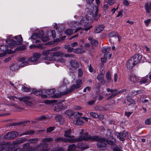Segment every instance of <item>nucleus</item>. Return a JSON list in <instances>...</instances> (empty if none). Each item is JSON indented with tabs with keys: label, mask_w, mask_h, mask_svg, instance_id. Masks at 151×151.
<instances>
[{
	"label": "nucleus",
	"mask_w": 151,
	"mask_h": 151,
	"mask_svg": "<svg viewBox=\"0 0 151 151\" xmlns=\"http://www.w3.org/2000/svg\"><path fill=\"white\" fill-rule=\"evenodd\" d=\"M138 83L140 85L144 84L148 82V79L145 77L139 78V79Z\"/></svg>",
	"instance_id": "obj_20"
},
{
	"label": "nucleus",
	"mask_w": 151,
	"mask_h": 151,
	"mask_svg": "<svg viewBox=\"0 0 151 151\" xmlns=\"http://www.w3.org/2000/svg\"><path fill=\"white\" fill-rule=\"evenodd\" d=\"M41 56L40 54L35 52L33 54L32 57H31L28 59V61H25V58H21L19 59V61L22 62L21 63L19 66L22 67L28 65L29 62H31L32 64H37L40 62L39 60Z\"/></svg>",
	"instance_id": "obj_1"
},
{
	"label": "nucleus",
	"mask_w": 151,
	"mask_h": 151,
	"mask_svg": "<svg viewBox=\"0 0 151 151\" xmlns=\"http://www.w3.org/2000/svg\"><path fill=\"white\" fill-rule=\"evenodd\" d=\"M29 143H26L24 144L23 148L26 150L25 151H31L29 148Z\"/></svg>",
	"instance_id": "obj_33"
},
{
	"label": "nucleus",
	"mask_w": 151,
	"mask_h": 151,
	"mask_svg": "<svg viewBox=\"0 0 151 151\" xmlns=\"http://www.w3.org/2000/svg\"><path fill=\"white\" fill-rule=\"evenodd\" d=\"M111 55L110 53L108 52L104 54V57L106 58L110 59L111 57Z\"/></svg>",
	"instance_id": "obj_47"
},
{
	"label": "nucleus",
	"mask_w": 151,
	"mask_h": 151,
	"mask_svg": "<svg viewBox=\"0 0 151 151\" xmlns=\"http://www.w3.org/2000/svg\"><path fill=\"white\" fill-rule=\"evenodd\" d=\"M127 103L128 105H130L131 104H135V101L134 100L130 98L127 99Z\"/></svg>",
	"instance_id": "obj_31"
},
{
	"label": "nucleus",
	"mask_w": 151,
	"mask_h": 151,
	"mask_svg": "<svg viewBox=\"0 0 151 151\" xmlns=\"http://www.w3.org/2000/svg\"><path fill=\"white\" fill-rule=\"evenodd\" d=\"M42 33H38L37 34L35 33H32L31 38L34 40L36 39L38 37L39 38H42Z\"/></svg>",
	"instance_id": "obj_19"
},
{
	"label": "nucleus",
	"mask_w": 151,
	"mask_h": 151,
	"mask_svg": "<svg viewBox=\"0 0 151 151\" xmlns=\"http://www.w3.org/2000/svg\"><path fill=\"white\" fill-rule=\"evenodd\" d=\"M44 91V90H43L42 91L35 90V91H33V92L34 95L37 96H38L40 95H41V94L43 93Z\"/></svg>",
	"instance_id": "obj_29"
},
{
	"label": "nucleus",
	"mask_w": 151,
	"mask_h": 151,
	"mask_svg": "<svg viewBox=\"0 0 151 151\" xmlns=\"http://www.w3.org/2000/svg\"><path fill=\"white\" fill-rule=\"evenodd\" d=\"M140 101L143 103H146L149 100L148 99H145L143 98H140Z\"/></svg>",
	"instance_id": "obj_62"
},
{
	"label": "nucleus",
	"mask_w": 151,
	"mask_h": 151,
	"mask_svg": "<svg viewBox=\"0 0 151 151\" xmlns=\"http://www.w3.org/2000/svg\"><path fill=\"white\" fill-rule=\"evenodd\" d=\"M38 141V139L37 138L31 139L29 140V141L30 142L32 143H35L37 142Z\"/></svg>",
	"instance_id": "obj_46"
},
{
	"label": "nucleus",
	"mask_w": 151,
	"mask_h": 151,
	"mask_svg": "<svg viewBox=\"0 0 151 151\" xmlns=\"http://www.w3.org/2000/svg\"><path fill=\"white\" fill-rule=\"evenodd\" d=\"M73 123L77 125H82L84 124L81 117H78L76 119L73 121Z\"/></svg>",
	"instance_id": "obj_16"
},
{
	"label": "nucleus",
	"mask_w": 151,
	"mask_h": 151,
	"mask_svg": "<svg viewBox=\"0 0 151 151\" xmlns=\"http://www.w3.org/2000/svg\"><path fill=\"white\" fill-rule=\"evenodd\" d=\"M54 129V127H50L47 129V133H49L53 131Z\"/></svg>",
	"instance_id": "obj_54"
},
{
	"label": "nucleus",
	"mask_w": 151,
	"mask_h": 151,
	"mask_svg": "<svg viewBox=\"0 0 151 151\" xmlns=\"http://www.w3.org/2000/svg\"><path fill=\"white\" fill-rule=\"evenodd\" d=\"M72 138V137H70L68 138H63L61 137H58L54 140L55 141L57 142H71L69 140V139Z\"/></svg>",
	"instance_id": "obj_18"
},
{
	"label": "nucleus",
	"mask_w": 151,
	"mask_h": 151,
	"mask_svg": "<svg viewBox=\"0 0 151 151\" xmlns=\"http://www.w3.org/2000/svg\"><path fill=\"white\" fill-rule=\"evenodd\" d=\"M55 119L57 121L60 122L61 124H64V122L63 121H62V119L60 116L58 115L56 116Z\"/></svg>",
	"instance_id": "obj_39"
},
{
	"label": "nucleus",
	"mask_w": 151,
	"mask_h": 151,
	"mask_svg": "<svg viewBox=\"0 0 151 151\" xmlns=\"http://www.w3.org/2000/svg\"><path fill=\"white\" fill-rule=\"evenodd\" d=\"M10 132L6 134L4 136V138L6 139H12V135Z\"/></svg>",
	"instance_id": "obj_44"
},
{
	"label": "nucleus",
	"mask_w": 151,
	"mask_h": 151,
	"mask_svg": "<svg viewBox=\"0 0 151 151\" xmlns=\"http://www.w3.org/2000/svg\"><path fill=\"white\" fill-rule=\"evenodd\" d=\"M55 91V90L54 89L47 90L45 91V93L46 94L50 95L53 93Z\"/></svg>",
	"instance_id": "obj_35"
},
{
	"label": "nucleus",
	"mask_w": 151,
	"mask_h": 151,
	"mask_svg": "<svg viewBox=\"0 0 151 151\" xmlns=\"http://www.w3.org/2000/svg\"><path fill=\"white\" fill-rule=\"evenodd\" d=\"M106 78L107 80V82L108 83H110L111 80V77L110 73L108 72L106 74Z\"/></svg>",
	"instance_id": "obj_30"
},
{
	"label": "nucleus",
	"mask_w": 151,
	"mask_h": 151,
	"mask_svg": "<svg viewBox=\"0 0 151 151\" xmlns=\"http://www.w3.org/2000/svg\"><path fill=\"white\" fill-rule=\"evenodd\" d=\"M80 146H76L74 144L70 145L68 149V151H76V149L77 148H81Z\"/></svg>",
	"instance_id": "obj_17"
},
{
	"label": "nucleus",
	"mask_w": 151,
	"mask_h": 151,
	"mask_svg": "<svg viewBox=\"0 0 151 151\" xmlns=\"http://www.w3.org/2000/svg\"><path fill=\"white\" fill-rule=\"evenodd\" d=\"M50 51L49 50H43L42 52V55L44 56H47L49 54H50Z\"/></svg>",
	"instance_id": "obj_42"
},
{
	"label": "nucleus",
	"mask_w": 151,
	"mask_h": 151,
	"mask_svg": "<svg viewBox=\"0 0 151 151\" xmlns=\"http://www.w3.org/2000/svg\"><path fill=\"white\" fill-rule=\"evenodd\" d=\"M24 139V138H23L17 140L13 142V144L14 145V146H15L17 145H19L23 142Z\"/></svg>",
	"instance_id": "obj_26"
},
{
	"label": "nucleus",
	"mask_w": 151,
	"mask_h": 151,
	"mask_svg": "<svg viewBox=\"0 0 151 151\" xmlns=\"http://www.w3.org/2000/svg\"><path fill=\"white\" fill-rule=\"evenodd\" d=\"M47 144L44 143H42L38 145L36 147V149L40 151H48V149L47 148Z\"/></svg>",
	"instance_id": "obj_11"
},
{
	"label": "nucleus",
	"mask_w": 151,
	"mask_h": 151,
	"mask_svg": "<svg viewBox=\"0 0 151 151\" xmlns=\"http://www.w3.org/2000/svg\"><path fill=\"white\" fill-rule=\"evenodd\" d=\"M113 151H122L121 148L118 146L116 147L113 149Z\"/></svg>",
	"instance_id": "obj_55"
},
{
	"label": "nucleus",
	"mask_w": 151,
	"mask_h": 151,
	"mask_svg": "<svg viewBox=\"0 0 151 151\" xmlns=\"http://www.w3.org/2000/svg\"><path fill=\"white\" fill-rule=\"evenodd\" d=\"M107 3L110 5H111L114 4V1L113 0H108Z\"/></svg>",
	"instance_id": "obj_64"
},
{
	"label": "nucleus",
	"mask_w": 151,
	"mask_h": 151,
	"mask_svg": "<svg viewBox=\"0 0 151 151\" xmlns=\"http://www.w3.org/2000/svg\"><path fill=\"white\" fill-rule=\"evenodd\" d=\"M26 122L25 121L20 122H18L13 123L12 124V126H16L22 125L24 126L25 125V124H26Z\"/></svg>",
	"instance_id": "obj_32"
},
{
	"label": "nucleus",
	"mask_w": 151,
	"mask_h": 151,
	"mask_svg": "<svg viewBox=\"0 0 151 151\" xmlns=\"http://www.w3.org/2000/svg\"><path fill=\"white\" fill-rule=\"evenodd\" d=\"M104 75L103 73L101 72L99 74L97 77V79L98 81H100L103 78Z\"/></svg>",
	"instance_id": "obj_37"
},
{
	"label": "nucleus",
	"mask_w": 151,
	"mask_h": 151,
	"mask_svg": "<svg viewBox=\"0 0 151 151\" xmlns=\"http://www.w3.org/2000/svg\"><path fill=\"white\" fill-rule=\"evenodd\" d=\"M145 8L146 12L148 14L150 13L151 10V2L149 4L148 3H146L145 5Z\"/></svg>",
	"instance_id": "obj_23"
},
{
	"label": "nucleus",
	"mask_w": 151,
	"mask_h": 151,
	"mask_svg": "<svg viewBox=\"0 0 151 151\" xmlns=\"http://www.w3.org/2000/svg\"><path fill=\"white\" fill-rule=\"evenodd\" d=\"M118 34L117 32H114L109 33V36L110 37H116Z\"/></svg>",
	"instance_id": "obj_45"
},
{
	"label": "nucleus",
	"mask_w": 151,
	"mask_h": 151,
	"mask_svg": "<svg viewBox=\"0 0 151 151\" xmlns=\"http://www.w3.org/2000/svg\"><path fill=\"white\" fill-rule=\"evenodd\" d=\"M53 140V139L51 137H48L42 139V141L44 142H47Z\"/></svg>",
	"instance_id": "obj_43"
},
{
	"label": "nucleus",
	"mask_w": 151,
	"mask_h": 151,
	"mask_svg": "<svg viewBox=\"0 0 151 151\" xmlns=\"http://www.w3.org/2000/svg\"><path fill=\"white\" fill-rule=\"evenodd\" d=\"M114 134L116 136L117 138L119 139L120 141H123L125 140V138H127L129 137V133L126 131H124L120 132H116Z\"/></svg>",
	"instance_id": "obj_5"
},
{
	"label": "nucleus",
	"mask_w": 151,
	"mask_h": 151,
	"mask_svg": "<svg viewBox=\"0 0 151 151\" xmlns=\"http://www.w3.org/2000/svg\"><path fill=\"white\" fill-rule=\"evenodd\" d=\"M56 60L57 62L62 63H65L66 62V60L62 58H59Z\"/></svg>",
	"instance_id": "obj_51"
},
{
	"label": "nucleus",
	"mask_w": 151,
	"mask_h": 151,
	"mask_svg": "<svg viewBox=\"0 0 151 151\" xmlns=\"http://www.w3.org/2000/svg\"><path fill=\"white\" fill-rule=\"evenodd\" d=\"M35 133V131L33 130H29L24 132L20 134H19L20 136H22L24 135H27L29 134H32Z\"/></svg>",
	"instance_id": "obj_25"
},
{
	"label": "nucleus",
	"mask_w": 151,
	"mask_h": 151,
	"mask_svg": "<svg viewBox=\"0 0 151 151\" xmlns=\"http://www.w3.org/2000/svg\"><path fill=\"white\" fill-rule=\"evenodd\" d=\"M13 106H14L15 107H16L17 109V111H22V108L20 107L19 106H17V105L13 104Z\"/></svg>",
	"instance_id": "obj_60"
},
{
	"label": "nucleus",
	"mask_w": 151,
	"mask_h": 151,
	"mask_svg": "<svg viewBox=\"0 0 151 151\" xmlns=\"http://www.w3.org/2000/svg\"><path fill=\"white\" fill-rule=\"evenodd\" d=\"M132 112H125V115L127 116L128 117H129V116L132 114Z\"/></svg>",
	"instance_id": "obj_63"
},
{
	"label": "nucleus",
	"mask_w": 151,
	"mask_h": 151,
	"mask_svg": "<svg viewBox=\"0 0 151 151\" xmlns=\"http://www.w3.org/2000/svg\"><path fill=\"white\" fill-rule=\"evenodd\" d=\"M84 129H81V132H80V134L81 135L80 136L77 138H72L69 139V140L71 142H81L83 140L90 141V135L88 134V133L84 134Z\"/></svg>",
	"instance_id": "obj_2"
},
{
	"label": "nucleus",
	"mask_w": 151,
	"mask_h": 151,
	"mask_svg": "<svg viewBox=\"0 0 151 151\" xmlns=\"http://www.w3.org/2000/svg\"><path fill=\"white\" fill-rule=\"evenodd\" d=\"M139 78L136 76L134 74H132L130 76L129 78L130 81L133 83L138 85Z\"/></svg>",
	"instance_id": "obj_13"
},
{
	"label": "nucleus",
	"mask_w": 151,
	"mask_h": 151,
	"mask_svg": "<svg viewBox=\"0 0 151 151\" xmlns=\"http://www.w3.org/2000/svg\"><path fill=\"white\" fill-rule=\"evenodd\" d=\"M134 61L130 58L127 62L126 64L127 68L129 69L132 68L133 67L136 65Z\"/></svg>",
	"instance_id": "obj_15"
},
{
	"label": "nucleus",
	"mask_w": 151,
	"mask_h": 151,
	"mask_svg": "<svg viewBox=\"0 0 151 151\" xmlns=\"http://www.w3.org/2000/svg\"><path fill=\"white\" fill-rule=\"evenodd\" d=\"M18 66L16 64H12L10 67V69L13 71H15L17 70Z\"/></svg>",
	"instance_id": "obj_38"
},
{
	"label": "nucleus",
	"mask_w": 151,
	"mask_h": 151,
	"mask_svg": "<svg viewBox=\"0 0 151 151\" xmlns=\"http://www.w3.org/2000/svg\"><path fill=\"white\" fill-rule=\"evenodd\" d=\"M91 42L93 46H96L98 44V41L96 40H93L91 41Z\"/></svg>",
	"instance_id": "obj_53"
},
{
	"label": "nucleus",
	"mask_w": 151,
	"mask_h": 151,
	"mask_svg": "<svg viewBox=\"0 0 151 151\" xmlns=\"http://www.w3.org/2000/svg\"><path fill=\"white\" fill-rule=\"evenodd\" d=\"M17 37L19 38V41L18 42H17L15 41L12 40L10 41V42L8 43V45L10 47L12 48L16 45H19L22 44L23 40L21 35H19L14 37L15 39H17Z\"/></svg>",
	"instance_id": "obj_7"
},
{
	"label": "nucleus",
	"mask_w": 151,
	"mask_h": 151,
	"mask_svg": "<svg viewBox=\"0 0 151 151\" xmlns=\"http://www.w3.org/2000/svg\"><path fill=\"white\" fill-rule=\"evenodd\" d=\"M88 18L87 17H84L82 19L80 22H76V23L73 24L71 27L72 28L73 27H76V25H78V24H81L82 26H85V27L82 30H84L86 31L90 30L92 27V26H90L87 27H86L87 25L88 24Z\"/></svg>",
	"instance_id": "obj_3"
},
{
	"label": "nucleus",
	"mask_w": 151,
	"mask_h": 151,
	"mask_svg": "<svg viewBox=\"0 0 151 151\" xmlns=\"http://www.w3.org/2000/svg\"><path fill=\"white\" fill-rule=\"evenodd\" d=\"M48 119V118H47L46 117V116H45L44 115H42L41 116L37 117V119L38 120H42L43 119Z\"/></svg>",
	"instance_id": "obj_52"
},
{
	"label": "nucleus",
	"mask_w": 151,
	"mask_h": 151,
	"mask_svg": "<svg viewBox=\"0 0 151 151\" xmlns=\"http://www.w3.org/2000/svg\"><path fill=\"white\" fill-rule=\"evenodd\" d=\"M151 123V121L148 118L145 121V124L147 125H150Z\"/></svg>",
	"instance_id": "obj_61"
},
{
	"label": "nucleus",
	"mask_w": 151,
	"mask_h": 151,
	"mask_svg": "<svg viewBox=\"0 0 151 151\" xmlns=\"http://www.w3.org/2000/svg\"><path fill=\"white\" fill-rule=\"evenodd\" d=\"M71 130L70 129H69L67 130H65V134H64V136L65 137H69L70 138V134L71 133Z\"/></svg>",
	"instance_id": "obj_36"
},
{
	"label": "nucleus",
	"mask_w": 151,
	"mask_h": 151,
	"mask_svg": "<svg viewBox=\"0 0 151 151\" xmlns=\"http://www.w3.org/2000/svg\"><path fill=\"white\" fill-rule=\"evenodd\" d=\"M51 57H47L45 58L46 60L50 61H56V59L53 57H62L64 56V53L60 51L51 52L50 53Z\"/></svg>",
	"instance_id": "obj_6"
},
{
	"label": "nucleus",
	"mask_w": 151,
	"mask_h": 151,
	"mask_svg": "<svg viewBox=\"0 0 151 151\" xmlns=\"http://www.w3.org/2000/svg\"><path fill=\"white\" fill-rule=\"evenodd\" d=\"M83 72L81 69L79 68L78 70V77L80 78L83 75Z\"/></svg>",
	"instance_id": "obj_57"
},
{
	"label": "nucleus",
	"mask_w": 151,
	"mask_h": 151,
	"mask_svg": "<svg viewBox=\"0 0 151 151\" xmlns=\"http://www.w3.org/2000/svg\"><path fill=\"white\" fill-rule=\"evenodd\" d=\"M8 46L6 45H0V51L3 52L6 51L8 49Z\"/></svg>",
	"instance_id": "obj_27"
},
{
	"label": "nucleus",
	"mask_w": 151,
	"mask_h": 151,
	"mask_svg": "<svg viewBox=\"0 0 151 151\" xmlns=\"http://www.w3.org/2000/svg\"><path fill=\"white\" fill-rule=\"evenodd\" d=\"M62 108V104L61 103L58 104L57 105V106H56L55 108V111H58Z\"/></svg>",
	"instance_id": "obj_41"
},
{
	"label": "nucleus",
	"mask_w": 151,
	"mask_h": 151,
	"mask_svg": "<svg viewBox=\"0 0 151 151\" xmlns=\"http://www.w3.org/2000/svg\"><path fill=\"white\" fill-rule=\"evenodd\" d=\"M73 52L76 53L81 54L83 52V49L82 47H79L74 49Z\"/></svg>",
	"instance_id": "obj_28"
},
{
	"label": "nucleus",
	"mask_w": 151,
	"mask_h": 151,
	"mask_svg": "<svg viewBox=\"0 0 151 151\" xmlns=\"http://www.w3.org/2000/svg\"><path fill=\"white\" fill-rule=\"evenodd\" d=\"M70 63L71 66L74 68H78L79 67V63L75 60L71 61Z\"/></svg>",
	"instance_id": "obj_22"
},
{
	"label": "nucleus",
	"mask_w": 151,
	"mask_h": 151,
	"mask_svg": "<svg viewBox=\"0 0 151 151\" xmlns=\"http://www.w3.org/2000/svg\"><path fill=\"white\" fill-rule=\"evenodd\" d=\"M40 38L42 40L43 42H46V41H48L49 40V37L47 36L43 37L42 36V38Z\"/></svg>",
	"instance_id": "obj_56"
},
{
	"label": "nucleus",
	"mask_w": 151,
	"mask_h": 151,
	"mask_svg": "<svg viewBox=\"0 0 151 151\" xmlns=\"http://www.w3.org/2000/svg\"><path fill=\"white\" fill-rule=\"evenodd\" d=\"M11 134L12 138L16 137L19 134V132H17L12 131L10 132Z\"/></svg>",
	"instance_id": "obj_34"
},
{
	"label": "nucleus",
	"mask_w": 151,
	"mask_h": 151,
	"mask_svg": "<svg viewBox=\"0 0 151 151\" xmlns=\"http://www.w3.org/2000/svg\"><path fill=\"white\" fill-rule=\"evenodd\" d=\"M75 83V84L72 85L70 88L68 89L63 92L62 95H66L71 92L73 90L80 88L81 86L82 82L81 80L78 79L76 81Z\"/></svg>",
	"instance_id": "obj_4"
},
{
	"label": "nucleus",
	"mask_w": 151,
	"mask_h": 151,
	"mask_svg": "<svg viewBox=\"0 0 151 151\" xmlns=\"http://www.w3.org/2000/svg\"><path fill=\"white\" fill-rule=\"evenodd\" d=\"M73 33V30L70 29H67L65 31V33L66 35H70Z\"/></svg>",
	"instance_id": "obj_40"
},
{
	"label": "nucleus",
	"mask_w": 151,
	"mask_h": 151,
	"mask_svg": "<svg viewBox=\"0 0 151 151\" xmlns=\"http://www.w3.org/2000/svg\"><path fill=\"white\" fill-rule=\"evenodd\" d=\"M111 138L112 139L111 140H109L108 139L106 138V140H105V141L108 145H114L116 142V139L113 137H112Z\"/></svg>",
	"instance_id": "obj_21"
},
{
	"label": "nucleus",
	"mask_w": 151,
	"mask_h": 151,
	"mask_svg": "<svg viewBox=\"0 0 151 151\" xmlns=\"http://www.w3.org/2000/svg\"><path fill=\"white\" fill-rule=\"evenodd\" d=\"M62 94L60 93H56L52 96L54 98H60Z\"/></svg>",
	"instance_id": "obj_49"
},
{
	"label": "nucleus",
	"mask_w": 151,
	"mask_h": 151,
	"mask_svg": "<svg viewBox=\"0 0 151 151\" xmlns=\"http://www.w3.org/2000/svg\"><path fill=\"white\" fill-rule=\"evenodd\" d=\"M103 28L104 26L103 25H98L96 27L95 32L96 33H99L103 30Z\"/></svg>",
	"instance_id": "obj_24"
},
{
	"label": "nucleus",
	"mask_w": 151,
	"mask_h": 151,
	"mask_svg": "<svg viewBox=\"0 0 151 151\" xmlns=\"http://www.w3.org/2000/svg\"><path fill=\"white\" fill-rule=\"evenodd\" d=\"M22 90L24 92H28L30 91V89L26 86L23 87L22 88Z\"/></svg>",
	"instance_id": "obj_48"
},
{
	"label": "nucleus",
	"mask_w": 151,
	"mask_h": 151,
	"mask_svg": "<svg viewBox=\"0 0 151 151\" xmlns=\"http://www.w3.org/2000/svg\"><path fill=\"white\" fill-rule=\"evenodd\" d=\"M90 114L91 116L94 118H97L99 117V115L94 112H90Z\"/></svg>",
	"instance_id": "obj_50"
},
{
	"label": "nucleus",
	"mask_w": 151,
	"mask_h": 151,
	"mask_svg": "<svg viewBox=\"0 0 151 151\" xmlns=\"http://www.w3.org/2000/svg\"><path fill=\"white\" fill-rule=\"evenodd\" d=\"M151 21V19H148L147 20L144 21V22L146 24V25L147 27L149 25V23Z\"/></svg>",
	"instance_id": "obj_59"
},
{
	"label": "nucleus",
	"mask_w": 151,
	"mask_h": 151,
	"mask_svg": "<svg viewBox=\"0 0 151 151\" xmlns=\"http://www.w3.org/2000/svg\"><path fill=\"white\" fill-rule=\"evenodd\" d=\"M106 91L108 92L111 93L109 94H111V95L107 97V100L113 99L116 95L119 94L118 90L117 89H111L109 88H107L106 89Z\"/></svg>",
	"instance_id": "obj_8"
},
{
	"label": "nucleus",
	"mask_w": 151,
	"mask_h": 151,
	"mask_svg": "<svg viewBox=\"0 0 151 151\" xmlns=\"http://www.w3.org/2000/svg\"><path fill=\"white\" fill-rule=\"evenodd\" d=\"M105 140L104 141L99 140L97 143V146L99 148H103L106 147L107 146V144L105 140L106 138H104Z\"/></svg>",
	"instance_id": "obj_14"
},
{
	"label": "nucleus",
	"mask_w": 151,
	"mask_h": 151,
	"mask_svg": "<svg viewBox=\"0 0 151 151\" xmlns=\"http://www.w3.org/2000/svg\"><path fill=\"white\" fill-rule=\"evenodd\" d=\"M90 141H96L98 142L99 140L104 141L105 140L104 138L100 136H90Z\"/></svg>",
	"instance_id": "obj_12"
},
{
	"label": "nucleus",
	"mask_w": 151,
	"mask_h": 151,
	"mask_svg": "<svg viewBox=\"0 0 151 151\" xmlns=\"http://www.w3.org/2000/svg\"><path fill=\"white\" fill-rule=\"evenodd\" d=\"M18 99L19 101L23 102L29 106H32V103L31 101V99L29 96H27L22 97H18Z\"/></svg>",
	"instance_id": "obj_9"
},
{
	"label": "nucleus",
	"mask_w": 151,
	"mask_h": 151,
	"mask_svg": "<svg viewBox=\"0 0 151 151\" xmlns=\"http://www.w3.org/2000/svg\"><path fill=\"white\" fill-rule=\"evenodd\" d=\"M142 58V56L140 54L134 55L131 59L136 65L141 62Z\"/></svg>",
	"instance_id": "obj_10"
},
{
	"label": "nucleus",
	"mask_w": 151,
	"mask_h": 151,
	"mask_svg": "<svg viewBox=\"0 0 151 151\" xmlns=\"http://www.w3.org/2000/svg\"><path fill=\"white\" fill-rule=\"evenodd\" d=\"M36 48H38L40 49H43L44 47H43V45L41 44H39L36 45Z\"/></svg>",
	"instance_id": "obj_58"
}]
</instances>
